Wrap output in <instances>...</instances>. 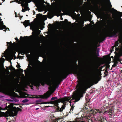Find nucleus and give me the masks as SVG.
Masks as SVG:
<instances>
[{
    "label": "nucleus",
    "instance_id": "nucleus-23",
    "mask_svg": "<svg viewBox=\"0 0 122 122\" xmlns=\"http://www.w3.org/2000/svg\"><path fill=\"white\" fill-rule=\"evenodd\" d=\"M119 44V42L118 41H117L115 42V46H117Z\"/></svg>",
    "mask_w": 122,
    "mask_h": 122
},
{
    "label": "nucleus",
    "instance_id": "nucleus-14",
    "mask_svg": "<svg viewBox=\"0 0 122 122\" xmlns=\"http://www.w3.org/2000/svg\"><path fill=\"white\" fill-rule=\"evenodd\" d=\"M36 18L38 20H40L41 18V15L39 14H38L36 16Z\"/></svg>",
    "mask_w": 122,
    "mask_h": 122
},
{
    "label": "nucleus",
    "instance_id": "nucleus-6",
    "mask_svg": "<svg viewBox=\"0 0 122 122\" xmlns=\"http://www.w3.org/2000/svg\"><path fill=\"white\" fill-rule=\"evenodd\" d=\"M88 106H87L84 107L82 110L79 113V115L81 114V113H83V112L84 113H85V114H86V115L87 113H88L89 114L93 113V114H96L97 112L102 113V112L98 109H95L94 110L90 109V110H89L88 109Z\"/></svg>",
    "mask_w": 122,
    "mask_h": 122
},
{
    "label": "nucleus",
    "instance_id": "nucleus-16",
    "mask_svg": "<svg viewBox=\"0 0 122 122\" xmlns=\"http://www.w3.org/2000/svg\"><path fill=\"white\" fill-rule=\"evenodd\" d=\"M115 10L118 12V14L119 15V16L120 17H121L122 16V13L120 12H118L116 10Z\"/></svg>",
    "mask_w": 122,
    "mask_h": 122
},
{
    "label": "nucleus",
    "instance_id": "nucleus-35",
    "mask_svg": "<svg viewBox=\"0 0 122 122\" xmlns=\"http://www.w3.org/2000/svg\"><path fill=\"white\" fill-rule=\"evenodd\" d=\"M39 108H36V110H37L38 109H39Z\"/></svg>",
    "mask_w": 122,
    "mask_h": 122
},
{
    "label": "nucleus",
    "instance_id": "nucleus-40",
    "mask_svg": "<svg viewBox=\"0 0 122 122\" xmlns=\"http://www.w3.org/2000/svg\"><path fill=\"white\" fill-rule=\"evenodd\" d=\"M69 122H72L71 121H69Z\"/></svg>",
    "mask_w": 122,
    "mask_h": 122
},
{
    "label": "nucleus",
    "instance_id": "nucleus-20",
    "mask_svg": "<svg viewBox=\"0 0 122 122\" xmlns=\"http://www.w3.org/2000/svg\"><path fill=\"white\" fill-rule=\"evenodd\" d=\"M117 63V62H115V63H114L113 64V65H112V67H115V66H116V63Z\"/></svg>",
    "mask_w": 122,
    "mask_h": 122
},
{
    "label": "nucleus",
    "instance_id": "nucleus-3",
    "mask_svg": "<svg viewBox=\"0 0 122 122\" xmlns=\"http://www.w3.org/2000/svg\"><path fill=\"white\" fill-rule=\"evenodd\" d=\"M4 93L12 97H13L11 98V99H7V100L9 101L12 102L15 101L17 102L18 100L16 99L15 97H18L19 98H26L27 95L25 92H18L19 93V95L15 93V92H3Z\"/></svg>",
    "mask_w": 122,
    "mask_h": 122
},
{
    "label": "nucleus",
    "instance_id": "nucleus-25",
    "mask_svg": "<svg viewBox=\"0 0 122 122\" xmlns=\"http://www.w3.org/2000/svg\"><path fill=\"white\" fill-rule=\"evenodd\" d=\"M4 59L2 58L1 60L0 59V62H2L3 61H4Z\"/></svg>",
    "mask_w": 122,
    "mask_h": 122
},
{
    "label": "nucleus",
    "instance_id": "nucleus-19",
    "mask_svg": "<svg viewBox=\"0 0 122 122\" xmlns=\"http://www.w3.org/2000/svg\"><path fill=\"white\" fill-rule=\"evenodd\" d=\"M84 114H82L81 115L82 116V115H84ZM81 116V117H80V118H77V119H80V120H83L84 119V118H85V117H83V116Z\"/></svg>",
    "mask_w": 122,
    "mask_h": 122
},
{
    "label": "nucleus",
    "instance_id": "nucleus-7",
    "mask_svg": "<svg viewBox=\"0 0 122 122\" xmlns=\"http://www.w3.org/2000/svg\"><path fill=\"white\" fill-rule=\"evenodd\" d=\"M32 0L33 2H36L37 1V0ZM19 0L20 2H21V5L22 7L24 8L21 11L22 12H25L28 10L29 9V7H28V3L31 2L30 0Z\"/></svg>",
    "mask_w": 122,
    "mask_h": 122
},
{
    "label": "nucleus",
    "instance_id": "nucleus-5",
    "mask_svg": "<svg viewBox=\"0 0 122 122\" xmlns=\"http://www.w3.org/2000/svg\"><path fill=\"white\" fill-rule=\"evenodd\" d=\"M93 81V80L92 79L87 80L84 84L79 86L77 89V91L75 92H84L86 91L87 89L92 86L90 85Z\"/></svg>",
    "mask_w": 122,
    "mask_h": 122
},
{
    "label": "nucleus",
    "instance_id": "nucleus-42",
    "mask_svg": "<svg viewBox=\"0 0 122 122\" xmlns=\"http://www.w3.org/2000/svg\"><path fill=\"white\" fill-rule=\"evenodd\" d=\"M39 31H40V30H39Z\"/></svg>",
    "mask_w": 122,
    "mask_h": 122
},
{
    "label": "nucleus",
    "instance_id": "nucleus-4",
    "mask_svg": "<svg viewBox=\"0 0 122 122\" xmlns=\"http://www.w3.org/2000/svg\"><path fill=\"white\" fill-rule=\"evenodd\" d=\"M6 109L7 110L6 112V113L10 116H14L17 115L18 111L21 110L19 108H16L15 106L11 104L7 107Z\"/></svg>",
    "mask_w": 122,
    "mask_h": 122
},
{
    "label": "nucleus",
    "instance_id": "nucleus-10",
    "mask_svg": "<svg viewBox=\"0 0 122 122\" xmlns=\"http://www.w3.org/2000/svg\"><path fill=\"white\" fill-rule=\"evenodd\" d=\"M53 92H46L43 95H39V97L36 96L35 98H47L51 95Z\"/></svg>",
    "mask_w": 122,
    "mask_h": 122
},
{
    "label": "nucleus",
    "instance_id": "nucleus-43",
    "mask_svg": "<svg viewBox=\"0 0 122 122\" xmlns=\"http://www.w3.org/2000/svg\"><path fill=\"white\" fill-rule=\"evenodd\" d=\"M49 91H48V92H49Z\"/></svg>",
    "mask_w": 122,
    "mask_h": 122
},
{
    "label": "nucleus",
    "instance_id": "nucleus-1",
    "mask_svg": "<svg viewBox=\"0 0 122 122\" xmlns=\"http://www.w3.org/2000/svg\"><path fill=\"white\" fill-rule=\"evenodd\" d=\"M85 92H74L73 93L72 97H66L62 99H59L57 100L47 102V103L48 104H54L56 106H58V103L60 102L63 103L61 108L58 107L57 109V112H61L65 109V105L71 103V100L74 99H75L74 102L78 101L80 100L81 97H83V95Z\"/></svg>",
    "mask_w": 122,
    "mask_h": 122
},
{
    "label": "nucleus",
    "instance_id": "nucleus-26",
    "mask_svg": "<svg viewBox=\"0 0 122 122\" xmlns=\"http://www.w3.org/2000/svg\"><path fill=\"white\" fill-rule=\"evenodd\" d=\"M41 104H48L47 102H43L40 103Z\"/></svg>",
    "mask_w": 122,
    "mask_h": 122
},
{
    "label": "nucleus",
    "instance_id": "nucleus-29",
    "mask_svg": "<svg viewBox=\"0 0 122 122\" xmlns=\"http://www.w3.org/2000/svg\"><path fill=\"white\" fill-rule=\"evenodd\" d=\"M78 75L79 76H81V74L80 73H78Z\"/></svg>",
    "mask_w": 122,
    "mask_h": 122
},
{
    "label": "nucleus",
    "instance_id": "nucleus-39",
    "mask_svg": "<svg viewBox=\"0 0 122 122\" xmlns=\"http://www.w3.org/2000/svg\"><path fill=\"white\" fill-rule=\"evenodd\" d=\"M85 76L86 77V76Z\"/></svg>",
    "mask_w": 122,
    "mask_h": 122
},
{
    "label": "nucleus",
    "instance_id": "nucleus-32",
    "mask_svg": "<svg viewBox=\"0 0 122 122\" xmlns=\"http://www.w3.org/2000/svg\"><path fill=\"white\" fill-rule=\"evenodd\" d=\"M15 0L16 2H17V3L19 1L18 0Z\"/></svg>",
    "mask_w": 122,
    "mask_h": 122
},
{
    "label": "nucleus",
    "instance_id": "nucleus-28",
    "mask_svg": "<svg viewBox=\"0 0 122 122\" xmlns=\"http://www.w3.org/2000/svg\"><path fill=\"white\" fill-rule=\"evenodd\" d=\"M2 109L1 108H0V110H5V109ZM1 112H0V116L1 115V114H0V113Z\"/></svg>",
    "mask_w": 122,
    "mask_h": 122
},
{
    "label": "nucleus",
    "instance_id": "nucleus-17",
    "mask_svg": "<svg viewBox=\"0 0 122 122\" xmlns=\"http://www.w3.org/2000/svg\"><path fill=\"white\" fill-rule=\"evenodd\" d=\"M7 46L9 47H11L12 45V43L11 42H7Z\"/></svg>",
    "mask_w": 122,
    "mask_h": 122
},
{
    "label": "nucleus",
    "instance_id": "nucleus-36",
    "mask_svg": "<svg viewBox=\"0 0 122 122\" xmlns=\"http://www.w3.org/2000/svg\"><path fill=\"white\" fill-rule=\"evenodd\" d=\"M76 122H80V121H76Z\"/></svg>",
    "mask_w": 122,
    "mask_h": 122
},
{
    "label": "nucleus",
    "instance_id": "nucleus-37",
    "mask_svg": "<svg viewBox=\"0 0 122 122\" xmlns=\"http://www.w3.org/2000/svg\"><path fill=\"white\" fill-rule=\"evenodd\" d=\"M55 89H56V88H54V90H53V92H54V91L55 90Z\"/></svg>",
    "mask_w": 122,
    "mask_h": 122
},
{
    "label": "nucleus",
    "instance_id": "nucleus-22",
    "mask_svg": "<svg viewBox=\"0 0 122 122\" xmlns=\"http://www.w3.org/2000/svg\"><path fill=\"white\" fill-rule=\"evenodd\" d=\"M42 101L41 99H39V100H37L36 101V103H38V102H41Z\"/></svg>",
    "mask_w": 122,
    "mask_h": 122
},
{
    "label": "nucleus",
    "instance_id": "nucleus-34",
    "mask_svg": "<svg viewBox=\"0 0 122 122\" xmlns=\"http://www.w3.org/2000/svg\"><path fill=\"white\" fill-rule=\"evenodd\" d=\"M15 38V40H17L18 41V40L17 39V38Z\"/></svg>",
    "mask_w": 122,
    "mask_h": 122
},
{
    "label": "nucleus",
    "instance_id": "nucleus-21",
    "mask_svg": "<svg viewBox=\"0 0 122 122\" xmlns=\"http://www.w3.org/2000/svg\"><path fill=\"white\" fill-rule=\"evenodd\" d=\"M57 97H52L51 99V100H53L56 99H57Z\"/></svg>",
    "mask_w": 122,
    "mask_h": 122
},
{
    "label": "nucleus",
    "instance_id": "nucleus-2",
    "mask_svg": "<svg viewBox=\"0 0 122 122\" xmlns=\"http://www.w3.org/2000/svg\"><path fill=\"white\" fill-rule=\"evenodd\" d=\"M24 25L25 27L28 25L30 26V28L32 29L33 31H36L37 30L39 29L42 30L44 28V25L45 24L44 21H42L37 24H36L33 22H32L30 24L29 20H25L23 22Z\"/></svg>",
    "mask_w": 122,
    "mask_h": 122
},
{
    "label": "nucleus",
    "instance_id": "nucleus-38",
    "mask_svg": "<svg viewBox=\"0 0 122 122\" xmlns=\"http://www.w3.org/2000/svg\"><path fill=\"white\" fill-rule=\"evenodd\" d=\"M81 122H83V121H81Z\"/></svg>",
    "mask_w": 122,
    "mask_h": 122
},
{
    "label": "nucleus",
    "instance_id": "nucleus-8",
    "mask_svg": "<svg viewBox=\"0 0 122 122\" xmlns=\"http://www.w3.org/2000/svg\"><path fill=\"white\" fill-rule=\"evenodd\" d=\"M8 50H7L5 51L4 56L5 57L6 59L7 60H11L13 59V58L15 55L13 53H11L8 54Z\"/></svg>",
    "mask_w": 122,
    "mask_h": 122
},
{
    "label": "nucleus",
    "instance_id": "nucleus-18",
    "mask_svg": "<svg viewBox=\"0 0 122 122\" xmlns=\"http://www.w3.org/2000/svg\"><path fill=\"white\" fill-rule=\"evenodd\" d=\"M28 100L27 99H25L23 100H22V102L23 103H26L28 101Z\"/></svg>",
    "mask_w": 122,
    "mask_h": 122
},
{
    "label": "nucleus",
    "instance_id": "nucleus-9",
    "mask_svg": "<svg viewBox=\"0 0 122 122\" xmlns=\"http://www.w3.org/2000/svg\"><path fill=\"white\" fill-rule=\"evenodd\" d=\"M117 30L118 32H120L119 36V42L121 43L122 42V23L120 24L117 28Z\"/></svg>",
    "mask_w": 122,
    "mask_h": 122
},
{
    "label": "nucleus",
    "instance_id": "nucleus-13",
    "mask_svg": "<svg viewBox=\"0 0 122 122\" xmlns=\"http://www.w3.org/2000/svg\"><path fill=\"white\" fill-rule=\"evenodd\" d=\"M106 3L108 7L109 8H111L112 7V6L111 5L109 0H106Z\"/></svg>",
    "mask_w": 122,
    "mask_h": 122
},
{
    "label": "nucleus",
    "instance_id": "nucleus-30",
    "mask_svg": "<svg viewBox=\"0 0 122 122\" xmlns=\"http://www.w3.org/2000/svg\"><path fill=\"white\" fill-rule=\"evenodd\" d=\"M23 39V37L22 36H20V40H21V39Z\"/></svg>",
    "mask_w": 122,
    "mask_h": 122
},
{
    "label": "nucleus",
    "instance_id": "nucleus-11",
    "mask_svg": "<svg viewBox=\"0 0 122 122\" xmlns=\"http://www.w3.org/2000/svg\"><path fill=\"white\" fill-rule=\"evenodd\" d=\"M6 29L4 30V31H6V30H9V28H6V26L5 25H3V21L0 22V29L3 30V29Z\"/></svg>",
    "mask_w": 122,
    "mask_h": 122
},
{
    "label": "nucleus",
    "instance_id": "nucleus-33",
    "mask_svg": "<svg viewBox=\"0 0 122 122\" xmlns=\"http://www.w3.org/2000/svg\"><path fill=\"white\" fill-rule=\"evenodd\" d=\"M1 15V13H0V15ZM2 20V19L1 20L0 19V21L1 20Z\"/></svg>",
    "mask_w": 122,
    "mask_h": 122
},
{
    "label": "nucleus",
    "instance_id": "nucleus-41",
    "mask_svg": "<svg viewBox=\"0 0 122 122\" xmlns=\"http://www.w3.org/2000/svg\"><path fill=\"white\" fill-rule=\"evenodd\" d=\"M112 30H113V29H112Z\"/></svg>",
    "mask_w": 122,
    "mask_h": 122
},
{
    "label": "nucleus",
    "instance_id": "nucleus-27",
    "mask_svg": "<svg viewBox=\"0 0 122 122\" xmlns=\"http://www.w3.org/2000/svg\"><path fill=\"white\" fill-rule=\"evenodd\" d=\"M74 107H71V108L70 109V111H72L73 110Z\"/></svg>",
    "mask_w": 122,
    "mask_h": 122
},
{
    "label": "nucleus",
    "instance_id": "nucleus-24",
    "mask_svg": "<svg viewBox=\"0 0 122 122\" xmlns=\"http://www.w3.org/2000/svg\"><path fill=\"white\" fill-rule=\"evenodd\" d=\"M98 120L102 122V118L101 117H99V118L98 119Z\"/></svg>",
    "mask_w": 122,
    "mask_h": 122
},
{
    "label": "nucleus",
    "instance_id": "nucleus-15",
    "mask_svg": "<svg viewBox=\"0 0 122 122\" xmlns=\"http://www.w3.org/2000/svg\"><path fill=\"white\" fill-rule=\"evenodd\" d=\"M122 53L118 55L117 57V58L116 60L117 61H120V59H119V57H120L121 56H122Z\"/></svg>",
    "mask_w": 122,
    "mask_h": 122
},
{
    "label": "nucleus",
    "instance_id": "nucleus-31",
    "mask_svg": "<svg viewBox=\"0 0 122 122\" xmlns=\"http://www.w3.org/2000/svg\"><path fill=\"white\" fill-rule=\"evenodd\" d=\"M50 107V106H45V108H46V107Z\"/></svg>",
    "mask_w": 122,
    "mask_h": 122
},
{
    "label": "nucleus",
    "instance_id": "nucleus-12",
    "mask_svg": "<svg viewBox=\"0 0 122 122\" xmlns=\"http://www.w3.org/2000/svg\"><path fill=\"white\" fill-rule=\"evenodd\" d=\"M70 73L69 71L68 70H66L63 73L61 77H65V78H66L67 75H68Z\"/></svg>",
    "mask_w": 122,
    "mask_h": 122
}]
</instances>
